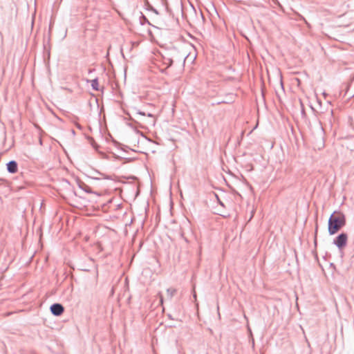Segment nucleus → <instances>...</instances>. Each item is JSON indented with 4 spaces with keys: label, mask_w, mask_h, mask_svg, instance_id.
Returning <instances> with one entry per match:
<instances>
[{
    "label": "nucleus",
    "mask_w": 354,
    "mask_h": 354,
    "mask_svg": "<svg viewBox=\"0 0 354 354\" xmlns=\"http://www.w3.org/2000/svg\"><path fill=\"white\" fill-rule=\"evenodd\" d=\"M176 290L175 288H169L167 290V297L171 299L176 294Z\"/></svg>",
    "instance_id": "7"
},
{
    "label": "nucleus",
    "mask_w": 354,
    "mask_h": 354,
    "mask_svg": "<svg viewBox=\"0 0 354 354\" xmlns=\"http://www.w3.org/2000/svg\"><path fill=\"white\" fill-rule=\"evenodd\" d=\"M93 179H95V180H99V179H100V178H93Z\"/></svg>",
    "instance_id": "17"
},
{
    "label": "nucleus",
    "mask_w": 354,
    "mask_h": 354,
    "mask_svg": "<svg viewBox=\"0 0 354 354\" xmlns=\"http://www.w3.org/2000/svg\"><path fill=\"white\" fill-rule=\"evenodd\" d=\"M79 187L82 189L83 191H84L86 193H88V194H97V195H100L99 194H97V192H94L92 191L91 188L88 185H86V183H79Z\"/></svg>",
    "instance_id": "5"
},
{
    "label": "nucleus",
    "mask_w": 354,
    "mask_h": 354,
    "mask_svg": "<svg viewBox=\"0 0 354 354\" xmlns=\"http://www.w3.org/2000/svg\"><path fill=\"white\" fill-rule=\"evenodd\" d=\"M138 114L145 116V115H146V114H147V113H145V112H143V111H138Z\"/></svg>",
    "instance_id": "11"
},
{
    "label": "nucleus",
    "mask_w": 354,
    "mask_h": 354,
    "mask_svg": "<svg viewBox=\"0 0 354 354\" xmlns=\"http://www.w3.org/2000/svg\"><path fill=\"white\" fill-rule=\"evenodd\" d=\"M50 310L53 315L59 316L63 313L64 308L62 304L55 303L50 306Z\"/></svg>",
    "instance_id": "3"
},
{
    "label": "nucleus",
    "mask_w": 354,
    "mask_h": 354,
    "mask_svg": "<svg viewBox=\"0 0 354 354\" xmlns=\"http://www.w3.org/2000/svg\"><path fill=\"white\" fill-rule=\"evenodd\" d=\"M163 64L166 65V68H168L172 65L173 60L170 57H163Z\"/></svg>",
    "instance_id": "6"
},
{
    "label": "nucleus",
    "mask_w": 354,
    "mask_h": 354,
    "mask_svg": "<svg viewBox=\"0 0 354 354\" xmlns=\"http://www.w3.org/2000/svg\"><path fill=\"white\" fill-rule=\"evenodd\" d=\"M348 236L346 233H341L333 241V243L339 248L342 249L346 245Z\"/></svg>",
    "instance_id": "2"
},
{
    "label": "nucleus",
    "mask_w": 354,
    "mask_h": 354,
    "mask_svg": "<svg viewBox=\"0 0 354 354\" xmlns=\"http://www.w3.org/2000/svg\"><path fill=\"white\" fill-rule=\"evenodd\" d=\"M162 300H163V299H162V297H160V302H161V303H162Z\"/></svg>",
    "instance_id": "16"
},
{
    "label": "nucleus",
    "mask_w": 354,
    "mask_h": 354,
    "mask_svg": "<svg viewBox=\"0 0 354 354\" xmlns=\"http://www.w3.org/2000/svg\"><path fill=\"white\" fill-rule=\"evenodd\" d=\"M7 170L10 174H15L18 169V165L15 160H11L7 163Z\"/></svg>",
    "instance_id": "4"
},
{
    "label": "nucleus",
    "mask_w": 354,
    "mask_h": 354,
    "mask_svg": "<svg viewBox=\"0 0 354 354\" xmlns=\"http://www.w3.org/2000/svg\"><path fill=\"white\" fill-rule=\"evenodd\" d=\"M150 9H151L153 12H154L156 14H158L157 10H156V9H154L153 8L150 7Z\"/></svg>",
    "instance_id": "12"
},
{
    "label": "nucleus",
    "mask_w": 354,
    "mask_h": 354,
    "mask_svg": "<svg viewBox=\"0 0 354 354\" xmlns=\"http://www.w3.org/2000/svg\"><path fill=\"white\" fill-rule=\"evenodd\" d=\"M145 23L150 24L148 19L144 15L142 14L140 17V24L142 25H144Z\"/></svg>",
    "instance_id": "9"
},
{
    "label": "nucleus",
    "mask_w": 354,
    "mask_h": 354,
    "mask_svg": "<svg viewBox=\"0 0 354 354\" xmlns=\"http://www.w3.org/2000/svg\"><path fill=\"white\" fill-rule=\"evenodd\" d=\"M320 145L323 147V127L322 126L320 127Z\"/></svg>",
    "instance_id": "10"
},
{
    "label": "nucleus",
    "mask_w": 354,
    "mask_h": 354,
    "mask_svg": "<svg viewBox=\"0 0 354 354\" xmlns=\"http://www.w3.org/2000/svg\"><path fill=\"white\" fill-rule=\"evenodd\" d=\"M146 115H147L148 117L153 118V115L151 113H147L146 114Z\"/></svg>",
    "instance_id": "13"
},
{
    "label": "nucleus",
    "mask_w": 354,
    "mask_h": 354,
    "mask_svg": "<svg viewBox=\"0 0 354 354\" xmlns=\"http://www.w3.org/2000/svg\"><path fill=\"white\" fill-rule=\"evenodd\" d=\"M346 224V218L341 212H333L328 219V233L330 235L337 233Z\"/></svg>",
    "instance_id": "1"
},
{
    "label": "nucleus",
    "mask_w": 354,
    "mask_h": 354,
    "mask_svg": "<svg viewBox=\"0 0 354 354\" xmlns=\"http://www.w3.org/2000/svg\"><path fill=\"white\" fill-rule=\"evenodd\" d=\"M39 143H40L41 145L42 144L41 139H39Z\"/></svg>",
    "instance_id": "15"
},
{
    "label": "nucleus",
    "mask_w": 354,
    "mask_h": 354,
    "mask_svg": "<svg viewBox=\"0 0 354 354\" xmlns=\"http://www.w3.org/2000/svg\"><path fill=\"white\" fill-rule=\"evenodd\" d=\"M98 86H99V83H98V80L97 78H95L91 81V87L93 90L98 91L99 90Z\"/></svg>",
    "instance_id": "8"
},
{
    "label": "nucleus",
    "mask_w": 354,
    "mask_h": 354,
    "mask_svg": "<svg viewBox=\"0 0 354 354\" xmlns=\"http://www.w3.org/2000/svg\"><path fill=\"white\" fill-rule=\"evenodd\" d=\"M194 297L196 298V293L194 294Z\"/></svg>",
    "instance_id": "18"
},
{
    "label": "nucleus",
    "mask_w": 354,
    "mask_h": 354,
    "mask_svg": "<svg viewBox=\"0 0 354 354\" xmlns=\"http://www.w3.org/2000/svg\"><path fill=\"white\" fill-rule=\"evenodd\" d=\"M104 178H106V179H111V178L109 176H104Z\"/></svg>",
    "instance_id": "14"
}]
</instances>
